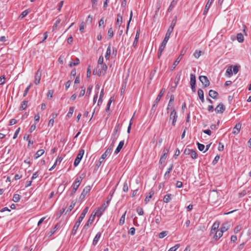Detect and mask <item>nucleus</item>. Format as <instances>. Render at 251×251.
I'll return each instance as SVG.
<instances>
[{
	"mask_svg": "<svg viewBox=\"0 0 251 251\" xmlns=\"http://www.w3.org/2000/svg\"><path fill=\"white\" fill-rule=\"evenodd\" d=\"M177 2V0H173L168 9V11L171 12L173 8L176 6Z\"/></svg>",
	"mask_w": 251,
	"mask_h": 251,
	"instance_id": "f704fd0d",
	"label": "nucleus"
},
{
	"mask_svg": "<svg viewBox=\"0 0 251 251\" xmlns=\"http://www.w3.org/2000/svg\"><path fill=\"white\" fill-rule=\"evenodd\" d=\"M174 99H175L174 96L173 95H171L170 96V99L169 101V103H168L167 107V111H168V110L172 108V107H171V105H172V102H173L174 101Z\"/></svg>",
	"mask_w": 251,
	"mask_h": 251,
	"instance_id": "e433bc0d",
	"label": "nucleus"
},
{
	"mask_svg": "<svg viewBox=\"0 0 251 251\" xmlns=\"http://www.w3.org/2000/svg\"><path fill=\"white\" fill-rule=\"evenodd\" d=\"M179 247H180V245L179 244H176L174 247L171 248L168 250V251H176V250H177L179 248Z\"/></svg>",
	"mask_w": 251,
	"mask_h": 251,
	"instance_id": "bf43d9fd",
	"label": "nucleus"
},
{
	"mask_svg": "<svg viewBox=\"0 0 251 251\" xmlns=\"http://www.w3.org/2000/svg\"><path fill=\"white\" fill-rule=\"evenodd\" d=\"M112 140V142L110 144V146H109V147L107 148L108 149H110V151H112L113 150V148L114 146V144L117 140V139H111Z\"/></svg>",
	"mask_w": 251,
	"mask_h": 251,
	"instance_id": "3c124183",
	"label": "nucleus"
},
{
	"mask_svg": "<svg viewBox=\"0 0 251 251\" xmlns=\"http://www.w3.org/2000/svg\"><path fill=\"white\" fill-rule=\"evenodd\" d=\"M171 111L169 116L170 120H172V125L173 126H175L177 119V112L174 107L171 108Z\"/></svg>",
	"mask_w": 251,
	"mask_h": 251,
	"instance_id": "f03ea898",
	"label": "nucleus"
},
{
	"mask_svg": "<svg viewBox=\"0 0 251 251\" xmlns=\"http://www.w3.org/2000/svg\"><path fill=\"white\" fill-rule=\"evenodd\" d=\"M112 100H113L112 98H111L109 99V101H108V103H107V107H106V108H105V111H106V112H107V111L109 110L110 106V105H111V102H112Z\"/></svg>",
	"mask_w": 251,
	"mask_h": 251,
	"instance_id": "052dcab7",
	"label": "nucleus"
},
{
	"mask_svg": "<svg viewBox=\"0 0 251 251\" xmlns=\"http://www.w3.org/2000/svg\"><path fill=\"white\" fill-rule=\"evenodd\" d=\"M169 152V149L167 148H165L162 151V157H164L165 158H166L167 157V154Z\"/></svg>",
	"mask_w": 251,
	"mask_h": 251,
	"instance_id": "de8ad7c7",
	"label": "nucleus"
},
{
	"mask_svg": "<svg viewBox=\"0 0 251 251\" xmlns=\"http://www.w3.org/2000/svg\"><path fill=\"white\" fill-rule=\"evenodd\" d=\"M96 216V214H94V212H93L91 214L87 223L84 225L83 227V229L87 230L88 229L90 225H91L92 223L93 222Z\"/></svg>",
	"mask_w": 251,
	"mask_h": 251,
	"instance_id": "423d86ee",
	"label": "nucleus"
},
{
	"mask_svg": "<svg viewBox=\"0 0 251 251\" xmlns=\"http://www.w3.org/2000/svg\"><path fill=\"white\" fill-rule=\"evenodd\" d=\"M168 234V231H163L159 233L158 237L159 238H163L164 237H165Z\"/></svg>",
	"mask_w": 251,
	"mask_h": 251,
	"instance_id": "8fccbe9b",
	"label": "nucleus"
},
{
	"mask_svg": "<svg viewBox=\"0 0 251 251\" xmlns=\"http://www.w3.org/2000/svg\"><path fill=\"white\" fill-rule=\"evenodd\" d=\"M106 207L107 206H106V203H104L102 204L100 207L98 209L96 212L93 211L94 214H96V216H97L98 218H100L102 215L103 212L104 211Z\"/></svg>",
	"mask_w": 251,
	"mask_h": 251,
	"instance_id": "39448f33",
	"label": "nucleus"
},
{
	"mask_svg": "<svg viewBox=\"0 0 251 251\" xmlns=\"http://www.w3.org/2000/svg\"><path fill=\"white\" fill-rule=\"evenodd\" d=\"M226 108L222 103H220L215 109L217 113H223L225 110Z\"/></svg>",
	"mask_w": 251,
	"mask_h": 251,
	"instance_id": "9b49d317",
	"label": "nucleus"
},
{
	"mask_svg": "<svg viewBox=\"0 0 251 251\" xmlns=\"http://www.w3.org/2000/svg\"><path fill=\"white\" fill-rule=\"evenodd\" d=\"M199 80L203 85L204 87H207L210 85V81L207 76L204 75H200L199 76Z\"/></svg>",
	"mask_w": 251,
	"mask_h": 251,
	"instance_id": "6e6552de",
	"label": "nucleus"
},
{
	"mask_svg": "<svg viewBox=\"0 0 251 251\" xmlns=\"http://www.w3.org/2000/svg\"><path fill=\"white\" fill-rule=\"evenodd\" d=\"M241 128V124L240 123L236 124L235 126L233 128L232 133L235 135L238 134L240 131Z\"/></svg>",
	"mask_w": 251,
	"mask_h": 251,
	"instance_id": "f8f14e48",
	"label": "nucleus"
},
{
	"mask_svg": "<svg viewBox=\"0 0 251 251\" xmlns=\"http://www.w3.org/2000/svg\"><path fill=\"white\" fill-rule=\"evenodd\" d=\"M170 36H171V35L166 33L165 38H164V40H163V41L160 46V47H162V48L165 49V48L166 46V44L170 37Z\"/></svg>",
	"mask_w": 251,
	"mask_h": 251,
	"instance_id": "ddd939ff",
	"label": "nucleus"
},
{
	"mask_svg": "<svg viewBox=\"0 0 251 251\" xmlns=\"http://www.w3.org/2000/svg\"><path fill=\"white\" fill-rule=\"evenodd\" d=\"M111 54V45L110 44L108 46L107 48L105 54V58L106 60H108Z\"/></svg>",
	"mask_w": 251,
	"mask_h": 251,
	"instance_id": "7c9ffc66",
	"label": "nucleus"
},
{
	"mask_svg": "<svg viewBox=\"0 0 251 251\" xmlns=\"http://www.w3.org/2000/svg\"><path fill=\"white\" fill-rule=\"evenodd\" d=\"M139 35H140V29H137L136 31V36H135V39H134V42H133V45H132V46L134 48H135L136 46H137V43L138 41V39L139 37Z\"/></svg>",
	"mask_w": 251,
	"mask_h": 251,
	"instance_id": "412c9836",
	"label": "nucleus"
},
{
	"mask_svg": "<svg viewBox=\"0 0 251 251\" xmlns=\"http://www.w3.org/2000/svg\"><path fill=\"white\" fill-rule=\"evenodd\" d=\"M101 232H100L97 233V234L96 235V236H95V237L93 240L92 244L93 246H95L98 244V243L101 237Z\"/></svg>",
	"mask_w": 251,
	"mask_h": 251,
	"instance_id": "f3484780",
	"label": "nucleus"
},
{
	"mask_svg": "<svg viewBox=\"0 0 251 251\" xmlns=\"http://www.w3.org/2000/svg\"><path fill=\"white\" fill-rule=\"evenodd\" d=\"M122 16L120 14H118L117 15V19L116 23L117 25H118L119 26H121V24L122 23Z\"/></svg>",
	"mask_w": 251,
	"mask_h": 251,
	"instance_id": "c9c22d12",
	"label": "nucleus"
},
{
	"mask_svg": "<svg viewBox=\"0 0 251 251\" xmlns=\"http://www.w3.org/2000/svg\"><path fill=\"white\" fill-rule=\"evenodd\" d=\"M32 83H30L26 88L25 89V91H24V94H23V97H25L26 95H27V94L29 91V90L30 89V88H31V87L32 86Z\"/></svg>",
	"mask_w": 251,
	"mask_h": 251,
	"instance_id": "13d9d810",
	"label": "nucleus"
},
{
	"mask_svg": "<svg viewBox=\"0 0 251 251\" xmlns=\"http://www.w3.org/2000/svg\"><path fill=\"white\" fill-rule=\"evenodd\" d=\"M60 225L58 223L54 227V228L49 232V235L50 236H51L52 235H53L55 232L56 230L58 229L59 228H60Z\"/></svg>",
	"mask_w": 251,
	"mask_h": 251,
	"instance_id": "72a5a7b5",
	"label": "nucleus"
},
{
	"mask_svg": "<svg viewBox=\"0 0 251 251\" xmlns=\"http://www.w3.org/2000/svg\"><path fill=\"white\" fill-rule=\"evenodd\" d=\"M122 127V124L117 123L115 126L111 139H117L120 135V130Z\"/></svg>",
	"mask_w": 251,
	"mask_h": 251,
	"instance_id": "7ed1b4c3",
	"label": "nucleus"
},
{
	"mask_svg": "<svg viewBox=\"0 0 251 251\" xmlns=\"http://www.w3.org/2000/svg\"><path fill=\"white\" fill-rule=\"evenodd\" d=\"M176 23V18L175 17L172 21L171 25L168 28L166 33L171 35V33L173 31L174 28Z\"/></svg>",
	"mask_w": 251,
	"mask_h": 251,
	"instance_id": "9d476101",
	"label": "nucleus"
},
{
	"mask_svg": "<svg viewBox=\"0 0 251 251\" xmlns=\"http://www.w3.org/2000/svg\"><path fill=\"white\" fill-rule=\"evenodd\" d=\"M80 225V223H78V222H76L72 230V234L74 235L75 234L77 230L78 229V228L79 227V226Z\"/></svg>",
	"mask_w": 251,
	"mask_h": 251,
	"instance_id": "a878e982",
	"label": "nucleus"
},
{
	"mask_svg": "<svg viewBox=\"0 0 251 251\" xmlns=\"http://www.w3.org/2000/svg\"><path fill=\"white\" fill-rule=\"evenodd\" d=\"M165 92V89L162 88L160 91L159 94L157 96L156 99L154 101L153 104L152 105L151 110H155V107L157 106L158 102L160 101L161 98L164 94Z\"/></svg>",
	"mask_w": 251,
	"mask_h": 251,
	"instance_id": "20e7f679",
	"label": "nucleus"
},
{
	"mask_svg": "<svg viewBox=\"0 0 251 251\" xmlns=\"http://www.w3.org/2000/svg\"><path fill=\"white\" fill-rule=\"evenodd\" d=\"M136 211L139 215H143L144 214L143 209L141 207H137Z\"/></svg>",
	"mask_w": 251,
	"mask_h": 251,
	"instance_id": "680f3d73",
	"label": "nucleus"
},
{
	"mask_svg": "<svg viewBox=\"0 0 251 251\" xmlns=\"http://www.w3.org/2000/svg\"><path fill=\"white\" fill-rule=\"evenodd\" d=\"M84 176H85V174H82L81 176H77V177L75 178V180L74 182H75V183H76V184H78V185H80V183H81V181H82V179H83V178L84 177Z\"/></svg>",
	"mask_w": 251,
	"mask_h": 251,
	"instance_id": "bb28decb",
	"label": "nucleus"
},
{
	"mask_svg": "<svg viewBox=\"0 0 251 251\" xmlns=\"http://www.w3.org/2000/svg\"><path fill=\"white\" fill-rule=\"evenodd\" d=\"M123 190L125 192H127L128 191V184L126 181L124 183Z\"/></svg>",
	"mask_w": 251,
	"mask_h": 251,
	"instance_id": "6e6d98bb",
	"label": "nucleus"
},
{
	"mask_svg": "<svg viewBox=\"0 0 251 251\" xmlns=\"http://www.w3.org/2000/svg\"><path fill=\"white\" fill-rule=\"evenodd\" d=\"M28 13H29L28 10V9L25 10L20 15V17L23 18L25 17Z\"/></svg>",
	"mask_w": 251,
	"mask_h": 251,
	"instance_id": "e2e57ef3",
	"label": "nucleus"
},
{
	"mask_svg": "<svg viewBox=\"0 0 251 251\" xmlns=\"http://www.w3.org/2000/svg\"><path fill=\"white\" fill-rule=\"evenodd\" d=\"M103 94H104V90H103V89H102L100 91V98L98 100V105H99L100 104H101L102 103V99L103 96Z\"/></svg>",
	"mask_w": 251,
	"mask_h": 251,
	"instance_id": "a18cd8bd",
	"label": "nucleus"
},
{
	"mask_svg": "<svg viewBox=\"0 0 251 251\" xmlns=\"http://www.w3.org/2000/svg\"><path fill=\"white\" fill-rule=\"evenodd\" d=\"M154 194V191L153 190H151L149 192V196H147L145 198V201L147 203L150 201V199L152 198V195Z\"/></svg>",
	"mask_w": 251,
	"mask_h": 251,
	"instance_id": "a19ab883",
	"label": "nucleus"
},
{
	"mask_svg": "<svg viewBox=\"0 0 251 251\" xmlns=\"http://www.w3.org/2000/svg\"><path fill=\"white\" fill-rule=\"evenodd\" d=\"M74 110H75V107H70V108H69V112L67 113V116L68 117H71L72 116L73 114Z\"/></svg>",
	"mask_w": 251,
	"mask_h": 251,
	"instance_id": "09e8293b",
	"label": "nucleus"
},
{
	"mask_svg": "<svg viewBox=\"0 0 251 251\" xmlns=\"http://www.w3.org/2000/svg\"><path fill=\"white\" fill-rule=\"evenodd\" d=\"M42 75V71L40 69H39L35 75L34 83L38 85L40 83Z\"/></svg>",
	"mask_w": 251,
	"mask_h": 251,
	"instance_id": "1a4fd4ad",
	"label": "nucleus"
},
{
	"mask_svg": "<svg viewBox=\"0 0 251 251\" xmlns=\"http://www.w3.org/2000/svg\"><path fill=\"white\" fill-rule=\"evenodd\" d=\"M113 36V31L112 27L110 28L108 31V38L110 39Z\"/></svg>",
	"mask_w": 251,
	"mask_h": 251,
	"instance_id": "5fc2aeb1",
	"label": "nucleus"
},
{
	"mask_svg": "<svg viewBox=\"0 0 251 251\" xmlns=\"http://www.w3.org/2000/svg\"><path fill=\"white\" fill-rule=\"evenodd\" d=\"M173 167H174L173 164H171L170 165L169 168L168 169L167 171L166 172V173L164 174V178L165 179H168L170 177V173L172 171Z\"/></svg>",
	"mask_w": 251,
	"mask_h": 251,
	"instance_id": "4468645a",
	"label": "nucleus"
},
{
	"mask_svg": "<svg viewBox=\"0 0 251 251\" xmlns=\"http://www.w3.org/2000/svg\"><path fill=\"white\" fill-rule=\"evenodd\" d=\"M107 69L106 64L100 65V68H95L93 70V75H97L98 76L104 75Z\"/></svg>",
	"mask_w": 251,
	"mask_h": 251,
	"instance_id": "f257e3e1",
	"label": "nucleus"
},
{
	"mask_svg": "<svg viewBox=\"0 0 251 251\" xmlns=\"http://www.w3.org/2000/svg\"><path fill=\"white\" fill-rule=\"evenodd\" d=\"M208 95L212 99H217L219 94L217 92H216L214 90H210L209 91Z\"/></svg>",
	"mask_w": 251,
	"mask_h": 251,
	"instance_id": "4be33fe9",
	"label": "nucleus"
},
{
	"mask_svg": "<svg viewBox=\"0 0 251 251\" xmlns=\"http://www.w3.org/2000/svg\"><path fill=\"white\" fill-rule=\"evenodd\" d=\"M27 103H28V101L26 100L23 101L21 103V105L20 106V109L21 110H25L27 107Z\"/></svg>",
	"mask_w": 251,
	"mask_h": 251,
	"instance_id": "c03bdc74",
	"label": "nucleus"
},
{
	"mask_svg": "<svg viewBox=\"0 0 251 251\" xmlns=\"http://www.w3.org/2000/svg\"><path fill=\"white\" fill-rule=\"evenodd\" d=\"M214 1L211 0H208L206 3V4L205 5L204 10L203 11V15H206L208 12V10Z\"/></svg>",
	"mask_w": 251,
	"mask_h": 251,
	"instance_id": "2eb2a0df",
	"label": "nucleus"
},
{
	"mask_svg": "<svg viewBox=\"0 0 251 251\" xmlns=\"http://www.w3.org/2000/svg\"><path fill=\"white\" fill-rule=\"evenodd\" d=\"M91 189V187L90 186L88 185L85 186L80 196L79 199L81 201L85 199L87 194L90 192Z\"/></svg>",
	"mask_w": 251,
	"mask_h": 251,
	"instance_id": "0eeeda50",
	"label": "nucleus"
},
{
	"mask_svg": "<svg viewBox=\"0 0 251 251\" xmlns=\"http://www.w3.org/2000/svg\"><path fill=\"white\" fill-rule=\"evenodd\" d=\"M21 198V197L20 195L17 194H15L13 195L12 200L15 202H18L20 201Z\"/></svg>",
	"mask_w": 251,
	"mask_h": 251,
	"instance_id": "ea45409f",
	"label": "nucleus"
},
{
	"mask_svg": "<svg viewBox=\"0 0 251 251\" xmlns=\"http://www.w3.org/2000/svg\"><path fill=\"white\" fill-rule=\"evenodd\" d=\"M237 39L239 43H242L244 40L243 35L241 33H238L237 35Z\"/></svg>",
	"mask_w": 251,
	"mask_h": 251,
	"instance_id": "37998d69",
	"label": "nucleus"
},
{
	"mask_svg": "<svg viewBox=\"0 0 251 251\" xmlns=\"http://www.w3.org/2000/svg\"><path fill=\"white\" fill-rule=\"evenodd\" d=\"M183 55V54L181 53V54L176 58V59L174 62V64H173V65L172 66V69H171L172 70L176 68V67L178 65V64L179 63L180 61L181 60Z\"/></svg>",
	"mask_w": 251,
	"mask_h": 251,
	"instance_id": "a211bd4d",
	"label": "nucleus"
},
{
	"mask_svg": "<svg viewBox=\"0 0 251 251\" xmlns=\"http://www.w3.org/2000/svg\"><path fill=\"white\" fill-rule=\"evenodd\" d=\"M124 143H125L124 140H123V141H121L120 142L118 147H117V148L116 149V150L114 151L115 154H118L121 151L123 146L124 145Z\"/></svg>",
	"mask_w": 251,
	"mask_h": 251,
	"instance_id": "aec40b11",
	"label": "nucleus"
},
{
	"mask_svg": "<svg viewBox=\"0 0 251 251\" xmlns=\"http://www.w3.org/2000/svg\"><path fill=\"white\" fill-rule=\"evenodd\" d=\"M103 62V57L102 55L100 56L98 60V68H100V65L102 64Z\"/></svg>",
	"mask_w": 251,
	"mask_h": 251,
	"instance_id": "0e129e2a",
	"label": "nucleus"
},
{
	"mask_svg": "<svg viewBox=\"0 0 251 251\" xmlns=\"http://www.w3.org/2000/svg\"><path fill=\"white\" fill-rule=\"evenodd\" d=\"M198 96L201 100V101L202 102H203L204 101V93L203 91L201 89H199L198 90Z\"/></svg>",
	"mask_w": 251,
	"mask_h": 251,
	"instance_id": "b1692460",
	"label": "nucleus"
},
{
	"mask_svg": "<svg viewBox=\"0 0 251 251\" xmlns=\"http://www.w3.org/2000/svg\"><path fill=\"white\" fill-rule=\"evenodd\" d=\"M45 152V151L44 150H38L34 154V157L35 159L39 158L40 156L42 155Z\"/></svg>",
	"mask_w": 251,
	"mask_h": 251,
	"instance_id": "c756f323",
	"label": "nucleus"
},
{
	"mask_svg": "<svg viewBox=\"0 0 251 251\" xmlns=\"http://www.w3.org/2000/svg\"><path fill=\"white\" fill-rule=\"evenodd\" d=\"M196 75L195 74H190V85H196Z\"/></svg>",
	"mask_w": 251,
	"mask_h": 251,
	"instance_id": "4c0bfd02",
	"label": "nucleus"
},
{
	"mask_svg": "<svg viewBox=\"0 0 251 251\" xmlns=\"http://www.w3.org/2000/svg\"><path fill=\"white\" fill-rule=\"evenodd\" d=\"M190 155L191 157L193 159H196L198 157V154L196 152V151H194V150H192L191 151Z\"/></svg>",
	"mask_w": 251,
	"mask_h": 251,
	"instance_id": "49530a36",
	"label": "nucleus"
},
{
	"mask_svg": "<svg viewBox=\"0 0 251 251\" xmlns=\"http://www.w3.org/2000/svg\"><path fill=\"white\" fill-rule=\"evenodd\" d=\"M126 214V211H125L123 215L121 216L120 220H119V225L121 226L125 224V217Z\"/></svg>",
	"mask_w": 251,
	"mask_h": 251,
	"instance_id": "58836bf2",
	"label": "nucleus"
},
{
	"mask_svg": "<svg viewBox=\"0 0 251 251\" xmlns=\"http://www.w3.org/2000/svg\"><path fill=\"white\" fill-rule=\"evenodd\" d=\"M128 233L131 235H134L135 233V228L134 227H131L128 230Z\"/></svg>",
	"mask_w": 251,
	"mask_h": 251,
	"instance_id": "69168bd1",
	"label": "nucleus"
},
{
	"mask_svg": "<svg viewBox=\"0 0 251 251\" xmlns=\"http://www.w3.org/2000/svg\"><path fill=\"white\" fill-rule=\"evenodd\" d=\"M201 51L200 50H196L195 52L194 53V56L198 59L200 57V56L201 55Z\"/></svg>",
	"mask_w": 251,
	"mask_h": 251,
	"instance_id": "603ef678",
	"label": "nucleus"
},
{
	"mask_svg": "<svg viewBox=\"0 0 251 251\" xmlns=\"http://www.w3.org/2000/svg\"><path fill=\"white\" fill-rule=\"evenodd\" d=\"M73 189L70 193L71 196H74L75 193H76V190H77L78 187L79 186V185L78 184H76V183L74 182L73 185Z\"/></svg>",
	"mask_w": 251,
	"mask_h": 251,
	"instance_id": "6ab92c4d",
	"label": "nucleus"
},
{
	"mask_svg": "<svg viewBox=\"0 0 251 251\" xmlns=\"http://www.w3.org/2000/svg\"><path fill=\"white\" fill-rule=\"evenodd\" d=\"M126 82L123 83L122 88L121 89V95H122L123 93H125L126 89Z\"/></svg>",
	"mask_w": 251,
	"mask_h": 251,
	"instance_id": "4d7b16f0",
	"label": "nucleus"
},
{
	"mask_svg": "<svg viewBox=\"0 0 251 251\" xmlns=\"http://www.w3.org/2000/svg\"><path fill=\"white\" fill-rule=\"evenodd\" d=\"M79 63V59L78 58L76 57L74 61H71L70 62L69 65L70 67H72L73 66H75L78 65Z\"/></svg>",
	"mask_w": 251,
	"mask_h": 251,
	"instance_id": "c85d7f7f",
	"label": "nucleus"
},
{
	"mask_svg": "<svg viewBox=\"0 0 251 251\" xmlns=\"http://www.w3.org/2000/svg\"><path fill=\"white\" fill-rule=\"evenodd\" d=\"M232 66H230L227 68L226 72V74H225V75L226 76H227L228 77H230L232 75L233 72L232 70Z\"/></svg>",
	"mask_w": 251,
	"mask_h": 251,
	"instance_id": "393cba45",
	"label": "nucleus"
},
{
	"mask_svg": "<svg viewBox=\"0 0 251 251\" xmlns=\"http://www.w3.org/2000/svg\"><path fill=\"white\" fill-rule=\"evenodd\" d=\"M197 144L198 145V149L200 151H204V149L205 148V146L203 144H201L199 142H197Z\"/></svg>",
	"mask_w": 251,
	"mask_h": 251,
	"instance_id": "864d4df0",
	"label": "nucleus"
},
{
	"mask_svg": "<svg viewBox=\"0 0 251 251\" xmlns=\"http://www.w3.org/2000/svg\"><path fill=\"white\" fill-rule=\"evenodd\" d=\"M229 227L230 224L229 223H224L222 224L220 228V230H221L223 232H224L227 231L229 228Z\"/></svg>",
	"mask_w": 251,
	"mask_h": 251,
	"instance_id": "dca6fc26",
	"label": "nucleus"
},
{
	"mask_svg": "<svg viewBox=\"0 0 251 251\" xmlns=\"http://www.w3.org/2000/svg\"><path fill=\"white\" fill-rule=\"evenodd\" d=\"M82 157L80 155H77L76 158L75 160L74 165L75 167H76L79 164Z\"/></svg>",
	"mask_w": 251,
	"mask_h": 251,
	"instance_id": "2f4dec72",
	"label": "nucleus"
},
{
	"mask_svg": "<svg viewBox=\"0 0 251 251\" xmlns=\"http://www.w3.org/2000/svg\"><path fill=\"white\" fill-rule=\"evenodd\" d=\"M112 152V151H110V149H107L102 154L101 156V159L104 160L106 157L109 156Z\"/></svg>",
	"mask_w": 251,
	"mask_h": 251,
	"instance_id": "5701e85b",
	"label": "nucleus"
},
{
	"mask_svg": "<svg viewBox=\"0 0 251 251\" xmlns=\"http://www.w3.org/2000/svg\"><path fill=\"white\" fill-rule=\"evenodd\" d=\"M75 203H76L75 201H73L71 202V203L70 205L69 206L68 209L67 210L66 213L71 211L74 208V206H75Z\"/></svg>",
	"mask_w": 251,
	"mask_h": 251,
	"instance_id": "79ce46f5",
	"label": "nucleus"
},
{
	"mask_svg": "<svg viewBox=\"0 0 251 251\" xmlns=\"http://www.w3.org/2000/svg\"><path fill=\"white\" fill-rule=\"evenodd\" d=\"M223 233L224 232L220 230H217L214 236V238L216 240L219 239L223 236Z\"/></svg>",
	"mask_w": 251,
	"mask_h": 251,
	"instance_id": "cd10ccee",
	"label": "nucleus"
},
{
	"mask_svg": "<svg viewBox=\"0 0 251 251\" xmlns=\"http://www.w3.org/2000/svg\"><path fill=\"white\" fill-rule=\"evenodd\" d=\"M84 26H85V23L84 22H82L79 25V31H80V32H81V33L83 32Z\"/></svg>",
	"mask_w": 251,
	"mask_h": 251,
	"instance_id": "774afa93",
	"label": "nucleus"
},
{
	"mask_svg": "<svg viewBox=\"0 0 251 251\" xmlns=\"http://www.w3.org/2000/svg\"><path fill=\"white\" fill-rule=\"evenodd\" d=\"M219 159H220V155H217L215 157L214 160L212 161L213 165H215L218 162V161H219Z\"/></svg>",
	"mask_w": 251,
	"mask_h": 251,
	"instance_id": "338daca9",
	"label": "nucleus"
},
{
	"mask_svg": "<svg viewBox=\"0 0 251 251\" xmlns=\"http://www.w3.org/2000/svg\"><path fill=\"white\" fill-rule=\"evenodd\" d=\"M172 199V195L171 194H168L164 196L163 198V201L165 203H168Z\"/></svg>",
	"mask_w": 251,
	"mask_h": 251,
	"instance_id": "473e14b6",
	"label": "nucleus"
}]
</instances>
